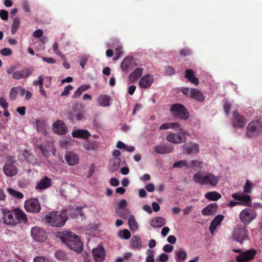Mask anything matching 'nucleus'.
Segmentation results:
<instances>
[{
  "instance_id": "64",
  "label": "nucleus",
  "mask_w": 262,
  "mask_h": 262,
  "mask_svg": "<svg viewBox=\"0 0 262 262\" xmlns=\"http://www.w3.org/2000/svg\"><path fill=\"white\" fill-rule=\"evenodd\" d=\"M146 190L150 192H152L155 190V185L152 183H149L147 184L145 186Z\"/></svg>"
},
{
  "instance_id": "31",
  "label": "nucleus",
  "mask_w": 262,
  "mask_h": 262,
  "mask_svg": "<svg viewBox=\"0 0 262 262\" xmlns=\"http://www.w3.org/2000/svg\"><path fill=\"white\" fill-rule=\"evenodd\" d=\"M224 218L223 215H218L211 221L209 227L210 232L213 234V232L216 230L217 227L221 225L222 221Z\"/></svg>"
},
{
  "instance_id": "44",
  "label": "nucleus",
  "mask_w": 262,
  "mask_h": 262,
  "mask_svg": "<svg viewBox=\"0 0 262 262\" xmlns=\"http://www.w3.org/2000/svg\"><path fill=\"white\" fill-rule=\"evenodd\" d=\"M118 236L122 239H128L130 237V232L127 229L120 230L118 233Z\"/></svg>"
},
{
  "instance_id": "13",
  "label": "nucleus",
  "mask_w": 262,
  "mask_h": 262,
  "mask_svg": "<svg viewBox=\"0 0 262 262\" xmlns=\"http://www.w3.org/2000/svg\"><path fill=\"white\" fill-rule=\"evenodd\" d=\"M256 250H248L242 252L236 257L237 262H246L254 259L256 254Z\"/></svg>"
},
{
  "instance_id": "63",
  "label": "nucleus",
  "mask_w": 262,
  "mask_h": 262,
  "mask_svg": "<svg viewBox=\"0 0 262 262\" xmlns=\"http://www.w3.org/2000/svg\"><path fill=\"white\" fill-rule=\"evenodd\" d=\"M23 8L27 12H30V8L28 2L24 1L22 4Z\"/></svg>"
},
{
  "instance_id": "53",
  "label": "nucleus",
  "mask_w": 262,
  "mask_h": 262,
  "mask_svg": "<svg viewBox=\"0 0 262 262\" xmlns=\"http://www.w3.org/2000/svg\"><path fill=\"white\" fill-rule=\"evenodd\" d=\"M34 86L39 85L40 86L41 85H43V78L42 75H40L38 77V80H34L33 82Z\"/></svg>"
},
{
  "instance_id": "42",
  "label": "nucleus",
  "mask_w": 262,
  "mask_h": 262,
  "mask_svg": "<svg viewBox=\"0 0 262 262\" xmlns=\"http://www.w3.org/2000/svg\"><path fill=\"white\" fill-rule=\"evenodd\" d=\"M7 191L10 195L18 199H21L24 198V194L21 192L16 191L13 188H8Z\"/></svg>"
},
{
  "instance_id": "6",
  "label": "nucleus",
  "mask_w": 262,
  "mask_h": 262,
  "mask_svg": "<svg viewBox=\"0 0 262 262\" xmlns=\"http://www.w3.org/2000/svg\"><path fill=\"white\" fill-rule=\"evenodd\" d=\"M232 237L236 242L243 244L249 240V231L246 227H237L233 231Z\"/></svg>"
},
{
  "instance_id": "48",
  "label": "nucleus",
  "mask_w": 262,
  "mask_h": 262,
  "mask_svg": "<svg viewBox=\"0 0 262 262\" xmlns=\"http://www.w3.org/2000/svg\"><path fill=\"white\" fill-rule=\"evenodd\" d=\"M201 164L199 160H191L188 162V168L200 167Z\"/></svg>"
},
{
  "instance_id": "36",
  "label": "nucleus",
  "mask_w": 262,
  "mask_h": 262,
  "mask_svg": "<svg viewBox=\"0 0 262 262\" xmlns=\"http://www.w3.org/2000/svg\"><path fill=\"white\" fill-rule=\"evenodd\" d=\"M176 261L177 262H183L187 257V253L186 251L183 249H180L175 251Z\"/></svg>"
},
{
  "instance_id": "57",
  "label": "nucleus",
  "mask_w": 262,
  "mask_h": 262,
  "mask_svg": "<svg viewBox=\"0 0 262 262\" xmlns=\"http://www.w3.org/2000/svg\"><path fill=\"white\" fill-rule=\"evenodd\" d=\"M0 17L3 20H6L8 18V12L7 11L5 10H0Z\"/></svg>"
},
{
  "instance_id": "23",
  "label": "nucleus",
  "mask_w": 262,
  "mask_h": 262,
  "mask_svg": "<svg viewBox=\"0 0 262 262\" xmlns=\"http://www.w3.org/2000/svg\"><path fill=\"white\" fill-rule=\"evenodd\" d=\"M84 118L83 111L81 108H74L69 113V119L71 121L81 120Z\"/></svg>"
},
{
  "instance_id": "10",
  "label": "nucleus",
  "mask_w": 262,
  "mask_h": 262,
  "mask_svg": "<svg viewBox=\"0 0 262 262\" xmlns=\"http://www.w3.org/2000/svg\"><path fill=\"white\" fill-rule=\"evenodd\" d=\"M24 207L28 212L38 213L40 211L41 206L37 199H30L26 200Z\"/></svg>"
},
{
  "instance_id": "25",
  "label": "nucleus",
  "mask_w": 262,
  "mask_h": 262,
  "mask_svg": "<svg viewBox=\"0 0 262 262\" xmlns=\"http://www.w3.org/2000/svg\"><path fill=\"white\" fill-rule=\"evenodd\" d=\"M82 207H69L67 209V212L70 217L72 218H76L78 216L83 217L84 213L82 212Z\"/></svg>"
},
{
  "instance_id": "18",
  "label": "nucleus",
  "mask_w": 262,
  "mask_h": 262,
  "mask_svg": "<svg viewBox=\"0 0 262 262\" xmlns=\"http://www.w3.org/2000/svg\"><path fill=\"white\" fill-rule=\"evenodd\" d=\"M154 81V76L151 74H146L143 76L139 82V85L142 89L149 88Z\"/></svg>"
},
{
  "instance_id": "41",
  "label": "nucleus",
  "mask_w": 262,
  "mask_h": 262,
  "mask_svg": "<svg viewBox=\"0 0 262 262\" xmlns=\"http://www.w3.org/2000/svg\"><path fill=\"white\" fill-rule=\"evenodd\" d=\"M20 25V20L19 17H15L13 19V23L11 27V33L12 34H15L18 29L19 28Z\"/></svg>"
},
{
  "instance_id": "1",
  "label": "nucleus",
  "mask_w": 262,
  "mask_h": 262,
  "mask_svg": "<svg viewBox=\"0 0 262 262\" xmlns=\"http://www.w3.org/2000/svg\"><path fill=\"white\" fill-rule=\"evenodd\" d=\"M3 222L5 224L14 226L22 223L26 224L28 218L19 208H16L13 211L6 209Z\"/></svg>"
},
{
  "instance_id": "4",
  "label": "nucleus",
  "mask_w": 262,
  "mask_h": 262,
  "mask_svg": "<svg viewBox=\"0 0 262 262\" xmlns=\"http://www.w3.org/2000/svg\"><path fill=\"white\" fill-rule=\"evenodd\" d=\"M61 241L71 250L76 252H81L83 249V244L79 236L72 232H67L60 235Z\"/></svg>"
},
{
  "instance_id": "51",
  "label": "nucleus",
  "mask_w": 262,
  "mask_h": 262,
  "mask_svg": "<svg viewBox=\"0 0 262 262\" xmlns=\"http://www.w3.org/2000/svg\"><path fill=\"white\" fill-rule=\"evenodd\" d=\"M252 185V184L249 180H247L244 187V192L245 193H250Z\"/></svg>"
},
{
  "instance_id": "30",
  "label": "nucleus",
  "mask_w": 262,
  "mask_h": 262,
  "mask_svg": "<svg viewBox=\"0 0 262 262\" xmlns=\"http://www.w3.org/2000/svg\"><path fill=\"white\" fill-rule=\"evenodd\" d=\"M218 209V206L216 203H211L202 210V214L204 215L210 216L215 213Z\"/></svg>"
},
{
  "instance_id": "49",
  "label": "nucleus",
  "mask_w": 262,
  "mask_h": 262,
  "mask_svg": "<svg viewBox=\"0 0 262 262\" xmlns=\"http://www.w3.org/2000/svg\"><path fill=\"white\" fill-rule=\"evenodd\" d=\"M145 262H155L154 252L151 250L147 251V256L146 258Z\"/></svg>"
},
{
  "instance_id": "22",
  "label": "nucleus",
  "mask_w": 262,
  "mask_h": 262,
  "mask_svg": "<svg viewBox=\"0 0 262 262\" xmlns=\"http://www.w3.org/2000/svg\"><path fill=\"white\" fill-rule=\"evenodd\" d=\"M105 253V250L102 246H98L92 250L94 259L97 261L102 262L104 260Z\"/></svg>"
},
{
  "instance_id": "5",
  "label": "nucleus",
  "mask_w": 262,
  "mask_h": 262,
  "mask_svg": "<svg viewBox=\"0 0 262 262\" xmlns=\"http://www.w3.org/2000/svg\"><path fill=\"white\" fill-rule=\"evenodd\" d=\"M170 112L174 116L182 120H187L189 117V113L186 107L180 103H175L171 105Z\"/></svg>"
},
{
  "instance_id": "27",
  "label": "nucleus",
  "mask_w": 262,
  "mask_h": 262,
  "mask_svg": "<svg viewBox=\"0 0 262 262\" xmlns=\"http://www.w3.org/2000/svg\"><path fill=\"white\" fill-rule=\"evenodd\" d=\"M65 159L70 166L76 165L79 160L78 155L73 152H69L65 155Z\"/></svg>"
},
{
  "instance_id": "21",
  "label": "nucleus",
  "mask_w": 262,
  "mask_h": 262,
  "mask_svg": "<svg viewBox=\"0 0 262 262\" xmlns=\"http://www.w3.org/2000/svg\"><path fill=\"white\" fill-rule=\"evenodd\" d=\"M53 127L54 132L59 135H65L68 131L67 125L61 120L56 121Z\"/></svg>"
},
{
  "instance_id": "14",
  "label": "nucleus",
  "mask_w": 262,
  "mask_h": 262,
  "mask_svg": "<svg viewBox=\"0 0 262 262\" xmlns=\"http://www.w3.org/2000/svg\"><path fill=\"white\" fill-rule=\"evenodd\" d=\"M247 123L244 117L239 115L238 111L233 112V125L234 127L243 128Z\"/></svg>"
},
{
  "instance_id": "47",
  "label": "nucleus",
  "mask_w": 262,
  "mask_h": 262,
  "mask_svg": "<svg viewBox=\"0 0 262 262\" xmlns=\"http://www.w3.org/2000/svg\"><path fill=\"white\" fill-rule=\"evenodd\" d=\"M19 89V87H14L11 89L9 94V97L11 100L15 99L18 94V90Z\"/></svg>"
},
{
  "instance_id": "62",
  "label": "nucleus",
  "mask_w": 262,
  "mask_h": 262,
  "mask_svg": "<svg viewBox=\"0 0 262 262\" xmlns=\"http://www.w3.org/2000/svg\"><path fill=\"white\" fill-rule=\"evenodd\" d=\"M168 259V256L167 254L163 253L159 256V260L161 262H166Z\"/></svg>"
},
{
  "instance_id": "52",
  "label": "nucleus",
  "mask_w": 262,
  "mask_h": 262,
  "mask_svg": "<svg viewBox=\"0 0 262 262\" xmlns=\"http://www.w3.org/2000/svg\"><path fill=\"white\" fill-rule=\"evenodd\" d=\"M231 107V104L227 100L224 102V110L226 115H228Z\"/></svg>"
},
{
  "instance_id": "11",
  "label": "nucleus",
  "mask_w": 262,
  "mask_h": 262,
  "mask_svg": "<svg viewBox=\"0 0 262 262\" xmlns=\"http://www.w3.org/2000/svg\"><path fill=\"white\" fill-rule=\"evenodd\" d=\"M256 216L255 211L249 208H246L243 210L239 215V217L241 222L245 225L249 224Z\"/></svg>"
},
{
  "instance_id": "15",
  "label": "nucleus",
  "mask_w": 262,
  "mask_h": 262,
  "mask_svg": "<svg viewBox=\"0 0 262 262\" xmlns=\"http://www.w3.org/2000/svg\"><path fill=\"white\" fill-rule=\"evenodd\" d=\"M37 147L41 150L43 156L46 158L51 155H55L56 150L53 142H49L46 146H43L42 145L40 144Z\"/></svg>"
},
{
  "instance_id": "7",
  "label": "nucleus",
  "mask_w": 262,
  "mask_h": 262,
  "mask_svg": "<svg viewBox=\"0 0 262 262\" xmlns=\"http://www.w3.org/2000/svg\"><path fill=\"white\" fill-rule=\"evenodd\" d=\"M181 92L186 97L196 100L199 102L205 101V97L203 93L196 89L183 88L181 90Z\"/></svg>"
},
{
  "instance_id": "33",
  "label": "nucleus",
  "mask_w": 262,
  "mask_h": 262,
  "mask_svg": "<svg viewBox=\"0 0 262 262\" xmlns=\"http://www.w3.org/2000/svg\"><path fill=\"white\" fill-rule=\"evenodd\" d=\"M143 69L137 68L129 75V80L130 82L134 83L138 79L142 74Z\"/></svg>"
},
{
  "instance_id": "59",
  "label": "nucleus",
  "mask_w": 262,
  "mask_h": 262,
  "mask_svg": "<svg viewBox=\"0 0 262 262\" xmlns=\"http://www.w3.org/2000/svg\"><path fill=\"white\" fill-rule=\"evenodd\" d=\"M173 247L172 245L169 244L165 245L163 248V251L167 253L171 252L173 250Z\"/></svg>"
},
{
  "instance_id": "54",
  "label": "nucleus",
  "mask_w": 262,
  "mask_h": 262,
  "mask_svg": "<svg viewBox=\"0 0 262 262\" xmlns=\"http://www.w3.org/2000/svg\"><path fill=\"white\" fill-rule=\"evenodd\" d=\"M73 87L69 84L64 88L63 91L61 93V96H67L69 95L70 91L73 90Z\"/></svg>"
},
{
  "instance_id": "56",
  "label": "nucleus",
  "mask_w": 262,
  "mask_h": 262,
  "mask_svg": "<svg viewBox=\"0 0 262 262\" xmlns=\"http://www.w3.org/2000/svg\"><path fill=\"white\" fill-rule=\"evenodd\" d=\"M33 262H50V260L43 256H36L34 258Z\"/></svg>"
},
{
  "instance_id": "58",
  "label": "nucleus",
  "mask_w": 262,
  "mask_h": 262,
  "mask_svg": "<svg viewBox=\"0 0 262 262\" xmlns=\"http://www.w3.org/2000/svg\"><path fill=\"white\" fill-rule=\"evenodd\" d=\"M180 55L182 56H188L191 54V51L188 48H184L180 52Z\"/></svg>"
},
{
  "instance_id": "38",
  "label": "nucleus",
  "mask_w": 262,
  "mask_h": 262,
  "mask_svg": "<svg viewBox=\"0 0 262 262\" xmlns=\"http://www.w3.org/2000/svg\"><path fill=\"white\" fill-rule=\"evenodd\" d=\"M205 197L209 201H216L221 198L222 196L216 191H210L205 193Z\"/></svg>"
},
{
  "instance_id": "17",
  "label": "nucleus",
  "mask_w": 262,
  "mask_h": 262,
  "mask_svg": "<svg viewBox=\"0 0 262 262\" xmlns=\"http://www.w3.org/2000/svg\"><path fill=\"white\" fill-rule=\"evenodd\" d=\"M231 196L235 200L242 203V205L247 206H251V199L250 195L244 194H239L234 193L231 195Z\"/></svg>"
},
{
  "instance_id": "3",
  "label": "nucleus",
  "mask_w": 262,
  "mask_h": 262,
  "mask_svg": "<svg viewBox=\"0 0 262 262\" xmlns=\"http://www.w3.org/2000/svg\"><path fill=\"white\" fill-rule=\"evenodd\" d=\"M193 180L201 185L215 187L216 186L219 179L211 172L199 171L193 176Z\"/></svg>"
},
{
  "instance_id": "29",
  "label": "nucleus",
  "mask_w": 262,
  "mask_h": 262,
  "mask_svg": "<svg viewBox=\"0 0 262 262\" xmlns=\"http://www.w3.org/2000/svg\"><path fill=\"white\" fill-rule=\"evenodd\" d=\"M166 224V220L163 217L158 216L150 221V225L154 228H161Z\"/></svg>"
},
{
  "instance_id": "35",
  "label": "nucleus",
  "mask_w": 262,
  "mask_h": 262,
  "mask_svg": "<svg viewBox=\"0 0 262 262\" xmlns=\"http://www.w3.org/2000/svg\"><path fill=\"white\" fill-rule=\"evenodd\" d=\"M121 162L120 158H114L110 162L109 169L112 172L117 170L120 167Z\"/></svg>"
},
{
  "instance_id": "55",
  "label": "nucleus",
  "mask_w": 262,
  "mask_h": 262,
  "mask_svg": "<svg viewBox=\"0 0 262 262\" xmlns=\"http://www.w3.org/2000/svg\"><path fill=\"white\" fill-rule=\"evenodd\" d=\"M1 53L3 56H10L12 53V51L11 49L4 48L1 50Z\"/></svg>"
},
{
  "instance_id": "28",
  "label": "nucleus",
  "mask_w": 262,
  "mask_h": 262,
  "mask_svg": "<svg viewBox=\"0 0 262 262\" xmlns=\"http://www.w3.org/2000/svg\"><path fill=\"white\" fill-rule=\"evenodd\" d=\"M72 135L74 138L83 139H88L91 136V134L88 130L81 129L73 131Z\"/></svg>"
},
{
  "instance_id": "19",
  "label": "nucleus",
  "mask_w": 262,
  "mask_h": 262,
  "mask_svg": "<svg viewBox=\"0 0 262 262\" xmlns=\"http://www.w3.org/2000/svg\"><path fill=\"white\" fill-rule=\"evenodd\" d=\"M184 152L189 155L198 154L199 151V145L193 142H189L183 145Z\"/></svg>"
},
{
  "instance_id": "60",
  "label": "nucleus",
  "mask_w": 262,
  "mask_h": 262,
  "mask_svg": "<svg viewBox=\"0 0 262 262\" xmlns=\"http://www.w3.org/2000/svg\"><path fill=\"white\" fill-rule=\"evenodd\" d=\"M0 105L3 107L4 110H7L8 108V103L4 97H1L0 99Z\"/></svg>"
},
{
  "instance_id": "16",
  "label": "nucleus",
  "mask_w": 262,
  "mask_h": 262,
  "mask_svg": "<svg viewBox=\"0 0 262 262\" xmlns=\"http://www.w3.org/2000/svg\"><path fill=\"white\" fill-rule=\"evenodd\" d=\"M137 65L135 59L132 57H126L121 63V68L124 72H128Z\"/></svg>"
},
{
  "instance_id": "2",
  "label": "nucleus",
  "mask_w": 262,
  "mask_h": 262,
  "mask_svg": "<svg viewBox=\"0 0 262 262\" xmlns=\"http://www.w3.org/2000/svg\"><path fill=\"white\" fill-rule=\"evenodd\" d=\"M68 220V216L63 212L53 211L48 213L45 216L46 224L53 227H63Z\"/></svg>"
},
{
  "instance_id": "34",
  "label": "nucleus",
  "mask_w": 262,
  "mask_h": 262,
  "mask_svg": "<svg viewBox=\"0 0 262 262\" xmlns=\"http://www.w3.org/2000/svg\"><path fill=\"white\" fill-rule=\"evenodd\" d=\"M185 77L191 83L198 85L199 83L198 79L195 76L194 72L192 70L187 69L185 71Z\"/></svg>"
},
{
  "instance_id": "45",
  "label": "nucleus",
  "mask_w": 262,
  "mask_h": 262,
  "mask_svg": "<svg viewBox=\"0 0 262 262\" xmlns=\"http://www.w3.org/2000/svg\"><path fill=\"white\" fill-rule=\"evenodd\" d=\"M128 225L130 229L134 230L137 229V223L135 220L134 216L132 215H130L128 221Z\"/></svg>"
},
{
  "instance_id": "40",
  "label": "nucleus",
  "mask_w": 262,
  "mask_h": 262,
  "mask_svg": "<svg viewBox=\"0 0 262 262\" xmlns=\"http://www.w3.org/2000/svg\"><path fill=\"white\" fill-rule=\"evenodd\" d=\"M110 97L107 95L100 96L98 98V102L100 106H107L109 105Z\"/></svg>"
},
{
  "instance_id": "9",
  "label": "nucleus",
  "mask_w": 262,
  "mask_h": 262,
  "mask_svg": "<svg viewBox=\"0 0 262 262\" xmlns=\"http://www.w3.org/2000/svg\"><path fill=\"white\" fill-rule=\"evenodd\" d=\"M181 132L177 134L171 133L168 135L166 137V140L170 143L174 144H180L185 142L186 141V136H189V134L186 130L180 128Z\"/></svg>"
},
{
  "instance_id": "12",
  "label": "nucleus",
  "mask_w": 262,
  "mask_h": 262,
  "mask_svg": "<svg viewBox=\"0 0 262 262\" xmlns=\"http://www.w3.org/2000/svg\"><path fill=\"white\" fill-rule=\"evenodd\" d=\"M31 234L32 238L39 242H43L47 237V233L37 227H33L31 229Z\"/></svg>"
},
{
  "instance_id": "8",
  "label": "nucleus",
  "mask_w": 262,
  "mask_h": 262,
  "mask_svg": "<svg viewBox=\"0 0 262 262\" xmlns=\"http://www.w3.org/2000/svg\"><path fill=\"white\" fill-rule=\"evenodd\" d=\"M262 132V123L258 120H255L249 123L247 127L246 135L249 138L258 136Z\"/></svg>"
},
{
  "instance_id": "20",
  "label": "nucleus",
  "mask_w": 262,
  "mask_h": 262,
  "mask_svg": "<svg viewBox=\"0 0 262 262\" xmlns=\"http://www.w3.org/2000/svg\"><path fill=\"white\" fill-rule=\"evenodd\" d=\"M52 185V180L47 176H44L37 183L35 189L38 190H45L49 188Z\"/></svg>"
},
{
  "instance_id": "24",
  "label": "nucleus",
  "mask_w": 262,
  "mask_h": 262,
  "mask_svg": "<svg viewBox=\"0 0 262 262\" xmlns=\"http://www.w3.org/2000/svg\"><path fill=\"white\" fill-rule=\"evenodd\" d=\"M173 150V146L169 144H160L155 147V151L159 154H168Z\"/></svg>"
},
{
  "instance_id": "39",
  "label": "nucleus",
  "mask_w": 262,
  "mask_h": 262,
  "mask_svg": "<svg viewBox=\"0 0 262 262\" xmlns=\"http://www.w3.org/2000/svg\"><path fill=\"white\" fill-rule=\"evenodd\" d=\"M130 245L132 248L138 249L141 247V239L137 235H134L130 239Z\"/></svg>"
},
{
  "instance_id": "26",
  "label": "nucleus",
  "mask_w": 262,
  "mask_h": 262,
  "mask_svg": "<svg viewBox=\"0 0 262 262\" xmlns=\"http://www.w3.org/2000/svg\"><path fill=\"white\" fill-rule=\"evenodd\" d=\"M31 74V71L29 69H25L15 72L12 75V78L15 80L26 79Z\"/></svg>"
},
{
  "instance_id": "61",
  "label": "nucleus",
  "mask_w": 262,
  "mask_h": 262,
  "mask_svg": "<svg viewBox=\"0 0 262 262\" xmlns=\"http://www.w3.org/2000/svg\"><path fill=\"white\" fill-rule=\"evenodd\" d=\"M43 35V31L41 29L36 30L33 34V36L35 38H40Z\"/></svg>"
},
{
  "instance_id": "50",
  "label": "nucleus",
  "mask_w": 262,
  "mask_h": 262,
  "mask_svg": "<svg viewBox=\"0 0 262 262\" xmlns=\"http://www.w3.org/2000/svg\"><path fill=\"white\" fill-rule=\"evenodd\" d=\"M59 45L58 42H55L53 45V49L56 54L58 56L61 57V58H64V56L62 54V53L58 50Z\"/></svg>"
},
{
  "instance_id": "37",
  "label": "nucleus",
  "mask_w": 262,
  "mask_h": 262,
  "mask_svg": "<svg viewBox=\"0 0 262 262\" xmlns=\"http://www.w3.org/2000/svg\"><path fill=\"white\" fill-rule=\"evenodd\" d=\"M83 147L89 150H96L98 147V144L97 142L94 141H91L89 140L85 141L83 144Z\"/></svg>"
},
{
  "instance_id": "32",
  "label": "nucleus",
  "mask_w": 262,
  "mask_h": 262,
  "mask_svg": "<svg viewBox=\"0 0 262 262\" xmlns=\"http://www.w3.org/2000/svg\"><path fill=\"white\" fill-rule=\"evenodd\" d=\"M3 171L5 174L9 177H12L17 173V168L12 164H6L4 168Z\"/></svg>"
},
{
  "instance_id": "43",
  "label": "nucleus",
  "mask_w": 262,
  "mask_h": 262,
  "mask_svg": "<svg viewBox=\"0 0 262 262\" xmlns=\"http://www.w3.org/2000/svg\"><path fill=\"white\" fill-rule=\"evenodd\" d=\"M55 257L59 260L64 261L67 259L66 253L61 250H58L55 252Z\"/></svg>"
},
{
  "instance_id": "46",
  "label": "nucleus",
  "mask_w": 262,
  "mask_h": 262,
  "mask_svg": "<svg viewBox=\"0 0 262 262\" xmlns=\"http://www.w3.org/2000/svg\"><path fill=\"white\" fill-rule=\"evenodd\" d=\"M173 167L174 168H181L186 167L188 168V162L186 160H180L174 163Z\"/></svg>"
}]
</instances>
